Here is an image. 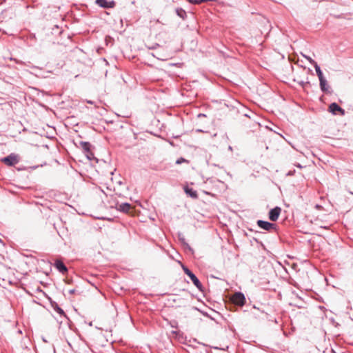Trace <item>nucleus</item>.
Masks as SVG:
<instances>
[{"label":"nucleus","mask_w":353,"mask_h":353,"mask_svg":"<svg viewBox=\"0 0 353 353\" xmlns=\"http://www.w3.org/2000/svg\"><path fill=\"white\" fill-rule=\"evenodd\" d=\"M173 334H176V331H172Z\"/></svg>","instance_id":"27"},{"label":"nucleus","mask_w":353,"mask_h":353,"mask_svg":"<svg viewBox=\"0 0 353 353\" xmlns=\"http://www.w3.org/2000/svg\"><path fill=\"white\" fill-rule=\"evenodd\" d=\"M117 208L118 210L128 213L131 209V205L128 203H123L121 204H117Z\"/></svg>","instance_id":"9"},{"label":"nucleus","mask_w":353,"mask_h":353,"mask_svg":"<svg viewBox=\"0 0 353 353\" xmlns=\"http://www.w3.org/2000/svg\"><path fill=\"white\" fill-rule=\"evenodd\" d=\"M333 353H336L334 351H333Z\"/></svg>","instance_id":"28"},{"label":"nucleus","mask_w":353,"mask_h":353,"mask_svg":"<svg viewBox=\"0 0 353 353\" xmlns=\"http://www.w3.org/2000/svg\"><path fill=\"white\" fill-rule=\"evenodd\" d=\"M185 161V159H183V158H181V159H178V160L176 161V163H178V164H179V163H180L181 161Z\"/></svg>","instance_id":"21"},{"label":"nucleus","mask_w":353,"mask_h":353,"mask_svg":"<svg viewBox=\"0 0 353 353\" xmlns=\"http://www.w3.org/2000/svg\"><path fill=\"white\" fill-rule=\"evenodd\" d=\"M319 85L322 92H327L330 88L325 78L319 80Z\"/></svg>","instance_id":"11"},{"label":"nucleus","mask_w":353,"mask_h":353,"mask_svg":"<svg viewBox=\"0 0 353 353\" xmlns=\"http://www.w3.org/2000/svg\"><path fill=\"white\" fill-rule=\"evenodd\" d=\"M299 84L301 85L302 86H304L305 84H309V82L305 83L304 81H301Z\"/></svg>","instance_id":"20"},{"label":"nucleus","mask_w":353,"mask_h":353,"mask_svg":"<svg viewBox=\"0 0 353 353\" xmlns=\"http://www.w3.org/2000/svg\"><path fill=\"white\" fill-rule=\"evenodd\" d=\"M176 14L183 20L187 17L186 12L181 8H178L176 9Z\"/></svg>","instance_id":"13"},{"label":"nucleus","mask_w":353,"mask_h":353,"mask_svg":"<svg viewBox=\"0 0 353 353\" xmlns=\"http://www.w3.org/2000/svg\"><path fill=\"white\" fill-rule=\"evenodd\" d=\"M75 292H76V290L74 288L68 290V293L70 294H74Z\"/></svg>","instance_id":"19"},{"label":"nucleus","mask_w":353,"mask_h":353,"mask_svg":"<svg viewBox=\"0 0 353 353\" xmlns=\"http://www.w3.org/2000/svg\"><path fill=\"white\" fill-rule=\"evenodd\" d=\"M89 325H90V326H92V322H90V323H89Z\"/></svg>","instance_id":"26"},{"label":"nucleus","mask_w":353,"mask_h":353,"mask_svg":"<svg viewBox=\"0 0 353 353\" xmlns=\"http://www.w3.org/2000/svg\"><path fill=\"white\" fill-rule=\"evenodd\" d=\"M54 310L60 314H64V311L59 307L57 305H56V307H54Z\"/></svg>","instance_id":"17"},{"label":"nucleus","mask_w":353,"mask_h":353,"mask_svg":"<svg viewBox=\"0 0 353 353\" xmlns=\"http://www.w3.org/2000/svg\"><path fill=\"white\" fill-rule=\"evenodd\" d=\"M294 171H293V172L290 171V172L287 174V175H288V176H291V175H292V174H293V173H294Z\"/></svg>","instance_id":"22"},{"label":"nucleus","mask_w":353,"mask_h":353,"mask_svg":"<svg viewBox=\"0 0 353 353\" xmlns=\"http://www.w3.org/2000/svg\"><path fill=\"white\" fill-rule=\"evenodd\" d=\"M185 192L189 195L190 197L193 199H196L198 197V194L196 190H194L192 188H190L188 186L184 188Z\"/></svg>","instance_id":"12"},{"label":"nucleus","mask_w":353,"mask_h":353,"mask_svg":"<svg viewBox=\"0 0 353 353\" xmlns=\"http://www.w3.org/2000/svg\"><path fill=\"white\" fill-rule=\"evenodd\" d=\"M314 68H315V70H316V74L319 77V79H324V76L323 74V72L321 70V68L320 66L317 64V63H315V65H314Z\"/></svg>","instance_id":"14"},{"label":"nucleus","mask_w":353,"mask_h":353,"mask_svg":"<svg viewBox=\"0 0 353 353\" xmlns=\"http://www.w3.org/2000/svg\"><path fill=\"white\" fill-rule=\"evenodd\" d=\"M329 110L333 114H337L338 112H340L341 115L345 114V110L341 108L336 103H332L329 106Z\"/></svg>","instance_id":"7"},{"label":"nucleus","mask_w":353,"mask_h":353,"mask_svg":"<svg viewBox=\"0 0 353 353\" xmlns=\"http://www.w3.org/2000/svg\"><path fill=\"white\" fill-rule=\"evenodd\" d=\"M96 4L103 8H112L116 3L114 1H108L107 0H96Z\"/></svg>","instance_id":"6"},{"label":"nucleus","mask_w":353,"mask_h":353,"mask_svg":"<svg viewBox=\"0 0 353 353\" xmlns=\"http://www.w3.org/2000/svg\"><path fill=\"white\" fill-rule=\"evenodd\" d=\"M297 167L302 168V166L301 165H299V164L297 165Z\"/></svg>","instance_id":"25"},{"label":"nucleus","mask_w":353,"mask_h":353,"mask_svg":"<svg viewBox=\"0 0 353 353\" xmlns=\"http://www.w3.org/2000/svg\"><path fill=\"white\" fill-rule=\"evenodd\" d=\"M54 267L62 274H65L68 272V268L60 260H57L54 263Z\"/></svg>","instance_id":"8"},{"label":"nucleus","mask_w":353,"mask_h":353,"mask_svg":"<svg viewBox=\"0 0 353 353\" xmlns=\"http://www.w3.org/2000/svg\"><path fill=\"white\" fill-rule=\"evenodd\" d=\"M304 57L313 65H315V63H317L314 59H312L310 57L305 56Z\"/></svg>","instance_id":"16"},{"label":"nucleus","mask_w":353,"mask_h":353,"mask_svg":"<svg viewBox=\"0 0 353 353\" xmlns=\"http://www.w3.org/2000/svg\"><path fill=\"white\" fill-rule=\"evenodd\" d=\"M257 225L266 231H271L272 230L276 229V225L272 223H270L266 221L258 220Z\"/></svg>","instance_id":"4"},{"label":"nucleus","mask_w":353,"mask_h":353,"mask_svg":"<svg viewBox=\"0 0 353 353\" xmlns=\"http://www.w3.org/2000/svg\"><path fill=\"white\" fill-rule=\"evenodd\" d=\"M1 161L4 163L6 165L9 166H13L18 163L19 162V157L18 155L12 153L9 154L7 157H5L1 159Z\"/></svg>","instance_id":"2"},{"label":"nucleus","mask_w":353,"mask_h":353,"mask_svg":"<svg viewBox=\"0 0 353 353\" xmlns=\"http://www.w3.org/2000/svg\"><path fill=\"white\" fill-rule=\"evenodd\" d=\"M179 240L181 241L185 248L188 249L190 251L193 252V250L191 248V247L185 242V238L183 236L179 237Z\"/></svg>","instance_id":"15"},{"label":"nucleus","mask_w":353,"mask_h":353,"mask_svg":"<svg viewBox=\"0 0 353 353\" xmlns=\"http://www.w3.org/2000/svg\"><path fill=\"white\" fill-rule=\"evenodd\" d=\"M281 209L280 207H275L273 209H271L269 212V219L272 221H276L280 215Z\"/></svg>","instance_id":"5"},{"label":"nucleus","mask_w":353,"mask_h":353,"mask_svg":"<svg viewBox=\"0 0 353 353\" xmlns=\"http://www.w3.org/2000/svg\"><path fill=\"white\" fill-rule=\"evenodd\" d=\"M189 2L194 3V0H188Z\"/></svg>","instance_id":"23"},{"label":"nucleus","mask_w":353,"mask_h":353,"mask_svg":"<svg viewBox=\"0 0 353 353\" xmlns=\"http://www.w3.org/2000/svg\"><path fill=\"white\" fill-rule=\"evenodd\" d=\"M182 268H183V270L185 272V274H187L190 277V279H191V281H192L194 285L196 287V288L200 292H203L204 289H203V285L201 284V283L200 282L199 279L196 276V275L191 270H190L186 266L183 265Z\"/></svg>","instance_id":"1"},{"label":"nucleus","mask_w":353,"mask_h":353,"mask_svg":"<svg viewBox=\"0 0 353 353\" xmlns=\"http://www.w3.org/2000/svg\"><path fill=\"white\" fill-rule=\"evenodd\" d=\"M81 145L82 146L83 150L87 153L88 158L90 159V154L92 156L93 155L90 151L91 144L89 142L82 141L81 142Z\"/></svg>","instance_id":"10"},{"label":"nucleus","mask_w":353,"mask_h":353,"mask_svg":"<svg viewBox=\"0 0 353 353\" xmlns=\"http://www.w3.org/2000/svg\"><path fill=\"white\" fill-rule=\"evenodd\" d=\"M229 148V150H232V148L231 146H229V148Z\"/></svg>","instance_id":"24"},{"label":"nucleus","mask_w":353,"mask_h":353,"mask_svg":"<svg viewBox=\"0 0 353 353\" xmlns=\"http://www.w3.org/2000/svg\"><path fill=\"white\" fill-rule=\"evenodd\" d=\"M232 301L235 305L243 306L245 303V297L242 292H238L233 294Z\"/></svg>","instance_id":"3"},{"label":"nucleus","mask_w":353,"mask_h":353,"mask_svg":"<svg viewBox=\"0 0 353 353\" xmlns=\"http://www.w3.org/2000/svg\"><path fill=\"white\" fill-rule=\"evenodd\" d=\"M170 325L172 327H177L178 323L176 321H173L170 322Z\"/></svg>","instance_id":"18"}]
</instances>
